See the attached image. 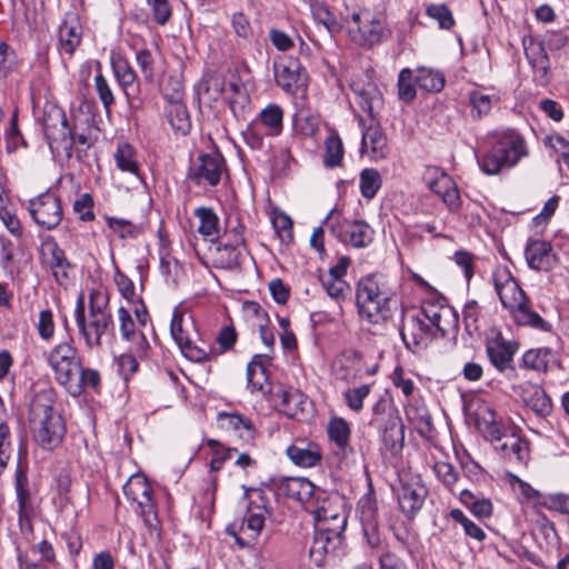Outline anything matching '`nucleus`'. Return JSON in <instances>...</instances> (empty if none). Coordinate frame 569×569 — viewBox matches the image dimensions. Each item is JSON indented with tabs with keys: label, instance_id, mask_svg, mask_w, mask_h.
<instances>
[{
	"label": "nucleus",
	"instance_id": "nucleus-36",
	"mask_svg": "<svg viewBox=\"0 0 569 569\" xmlns=\"http://www.w3.org/2000/svg\"><path fill=\"white\" fill-rule=\"evenodd\" d=\"M264 130L266 136L277 137L283 130V109L276 103H269L253 119Z\"/></svg>",
	"mask_w": 569,
	"mask_h": 569
},
{
	"label": "nucleus",
	"instance_id": "nucleus-50",
	"mask_svg": "<svg viewBox=\"0 0 569 569\" xmlns=\"http://www.w3.org/2000/svg\"><path fill=\"white\" fill-rule=\"evenodd\" d=\"M117 167L124 172L138 174L139 166L136 160V152L129 143H119L114 153Z\"/></svg>",
	"mask_w": 569,
	"mask_h": 569
},
{
	"label": "nucleus",
	"instance_id": "nucleus-51",
	"mask_svg": "<svg viewBox=\"0 0 569 569\" xmlns=\"http://www.w3.org/2000/svg\"><path fill=\"white\" fill-rule=\"evenodd\" d=\"M381 176L376 169H363L360 173V191L363 198L372 199L381 188Z\"/></svg>",
	"mask_w": 569,
	"mask_h": 569
},
{
	"label": "nucleus",
	"instance_id": "nucleus-38",
	"mask_svg": "<svg viewBox=\"0 0 569 569\" xmlns=\"http://www.w3.org/2000/svg\"><path fill=\"white\" fill-rule=\"evenodd\" d=\"M288 458L297 466L311 468L318 465L322 458L321 451L316 443L305 446L291 445L287 448Z\"/></svg>",
	"mask_w": 569,
	"mask_h": 569
},
{
	"label": "nucleus",
	"instance_id": "nucleus-29",
	"mask_svg": "<svg viewBox=\"0 0 569 569\" xmlns=\"http://www.w3.org/2000/svg\"><path fill=\"white\" fill-rule=\"evenodd\" d=\"M360 520L362 523L363 535L367 543L372 549H378L382 546V537L376 523V506L370 498L361 499L359 502Z\"/></svg>",
	"mask_w": 569,
	"mask_h": 569
},
{
	"label": "nucleus",
	"instance_id": "nucleus-31",
	"mask_svg": "<svg viewBox=\"0 0 569 569\" xmlns=\"http://www.w3.org/2000/svg\"><path fill=\"white\" fill-rule=\"evenodd\" d=\"M495 449L509 461L525 462L529 455V445L515 431L505 435L501 442L495 445Z\"/></svg>",
	"mask_w": 569,
	"mask_h": 569
},
{
	"label": "nucleus",
	"instance_id": "nucleus-30",
	"mask_svg": "<svg viewBox=\"0 0 569 569\" xmlns=\"http://www.w3.org/2000/svg\"><path fill=\"white\" fill-rule=\"evenodd\" d=\"M82 28L74 14L68 16L59 27V50L72 56L81 42Z\"/></svg>",
	"mask_w": 569,
	"mask_h": 569
},
{
	"label": "nucleus",
	"instance_id": "nucleus-19",
	"mask_svg": "<svg viewBox=\"0 0 569 569\" xmlns=\"http://www.w3.org/2000/svg\"><path fill=\"white\" fill-rule=\"evenodd\" d=\"M277 490L279 495L303 503L307 511L308 506H311L316 500L326 497L325 490L316 487L306 478H282L277 483Z\"/></svg>",
	"mask_w": 569,
	"mask_h": 569
},
{
	"label": "nucleus",
	"instance_id": "nucleus-37",
	"mask_svg": "<svg viewBox=\"0 0 569 569\" xmlns=\"http://www.w3.org/2000/svg\"><path fill=\"white\" fill-rule=\"evenodd\" d=\"M270 358L266 355H256L247 366V383L251 392L263 391L268 381L267 365Z\"/></svg>",
	"mask_w": 569,
	"mask_h": 569
},
{
	"label": "nucleus",
	"instance_id": "nucleus-64",
	"mask_svg": "<svg viewBox=\"0 0 569 569\" xmlns=\"http://www.w3.org/2000/svg\"><path fill=\"white\" fill-rule=\"evenodd\" d=\"M73 211L79 216L82 221H92L93 213V199L90 193H82L73 202Z\"/></svg>",
	"mask_w": 569,
	"mask_h": 569
},
{
	"label": "nucleus",
	"instance_id": "nucleus-14",
	"mask_svg": "<svg viewBox=\"0 0 569 569\" xmlns=\"http://www.w3.org/2000/svg\"><path fill=\"white\" fill-rule=\"evenodd\" d=\"M400 336L406 348L412 352L425 350L435 339L441 338L421 311L403 321Z\"/></svg>",
	"mask_w": 569,
	"mask_h": 569
},
{
	"label": "nucleus",
	"instance_id": "nucleus-25",
	"mask_svg": "<svg viewBox=\"0 0 569 569\" xmlns=\"http://www.w3.org/2000/svg\"><path fill=\"white\" fill-rule=\"evenodd\" d=\"M181 83L177 81L173 93L171 96L166 94L169 99L167 117L171 128L178 133L186 136L191 129V121L186 106L181 102Z\"/></svg>",
	"mask_w": 569,
	"mask_h": 569
},
{
	"label": "nucleus",
	"instance_id": "nucleus-56",
	"mask_svg": "<svg viewBox=\"0 0 569 569\" xmlns=\"http://www.w3.org/2000/svg\"><path fill=\"white\" fill-rule=\"evenodd\" d=\"M416 77L409 68H405L398 76V97L403 102H409L416 97Z\"/></svg>",
	"mask_w": 569,
	"mask_h": 569
},
{
	"label": "nucleus",
	"instance_id": "nucleus-35",
	"mask_svg": "<svg viewBox=\"0 0 569 569\" xmlns=\"http://www.w3.org/2000/svg\"><path fill=\"white\" fill-rule=\"evenodd\" d=\"M342 535L333 537L325 526L316 528L312 545L310 546V556L317 563L322 561V557L333 552L341 545Z\"/></svg>",
	"mask_w": 569,
	"mask_h": 569
},
{
	"label": "nucleus",
	"instance_id": "nucleus-20",
	"mask_svg": "<svg viewBox=\"0 0 569 569\" xmlns=\"http://www.w3.org/2000/svg\"><path fill=\"white\" fill-rule=\"evenodd\" d=\"M247 251L241 230H232V239L221 242L213 252V264L216 268L232 270L240 267L246 258Z\"/></svg>",
	"mask_w": 569,
	"mask_h": 569
},
{
	"label": "nucleus",
	"instance_id": "nucleus-47",
	"mask_svg": "<svg viewBox=\"0 0 569 569\" xmlns=\"http://www.w3.org/2000/svg\"><path fill=\"white\" fill-rule=\"evenodd\" d=\"M293 129L306 137L313 136L319 129V119L309 109H299L293 116Z\"/></svg>",
	"mask_w": 569,
	"mask_h": 569
},
{
	"label": "nucleus",
	"instance_id": "nucleus-13",
	"mask_svg": "<svg viewBox=\"0 0 569 569\" xmlns=\"http://www.w3.org/2000/svg\"><path fill=\"white\" fill-rule=\"evenodd\" d=\"M28 211L33 221L46 230L56 229L63 217V210L59 197L46 191L28 202Z\"/></svg>",
	"mask_w": 569,
	"mask_h": 569
},
{
	"label": "nucleus",
	"instance_id": "nucleus-16",
	"mask_svg": "<svg viewBox=\"0 0 569 569\" xmlns=\"http://www.w3.org/2000/svg\"><path fill=\"white\" fill-rule=\"evenodd\" d=\"M226 170V161L221 153L217 151L200 153L196 162L189 168L188 178L197 186L214 187L219 184Z\"/></svg>",
	"mask_w": 569,
	"mask_h": 569
},
{
	"label": "nucleus",
	"instance_id": "nucleus-21",
	"mask_svg": "<svg viewBox=\"0 0 569 569\" xmlns=\"http://www.w3.org/2000/svg\"><path fill=\"white\" fill-rule=\"evenodd\" d=\"M428 188L438 194L450 211L461 207V199L456 182L446 172L438 168L428 169L426 176Z\"/></svg>",
	"mask_w": 569,
	"mask_h": 569
},
{
	"label": "nucleus",
	"instance_id": "nucleus-62",
	"mask_svg": "<svg viewBox=\"0 0 569 569\" xmlns=\"http://www.w3.org/2000/svg\"><path fill=\"white\" fill-rule=\"evenodd\" d=\"M433 472L436 473L437 478L450 490L458 481V471L449 462H436L433 466Z\"/></svg>",
	"mask_w": 569,
	"mask_h": 569
},
{
	"label": "nucleus",
	"instance_id": "nucleus-58",
	"mask_svg": "<svg viewBox=\"0 0 569 569\" xmlns=\"http://www.w3.org/2000/svg\"><path fill=\"white\" fill-rule=\"evenodd\" d=\"M370 393V386L362 385L357 388H351L345 391L343 398L347 406L356 412H359L363 407V400Z\"/></svg>",
	"mask_w": 569,
	"mask_h": 569
},
{
	"label": "nucleus",
	"instance_id": "nucleus-54",
	"mask_svg": "<svg viewBox=\"0 0 569 569\" xmlns=\"http://www.w3.org/2000/svg\"><path fill=\"white\" fill-rule=\"evenodd\" d=\"M426 14L437 21L439 28L450 30L455 26L452 11L445 3H431L426 8Z\"/></svg>",
	"mask_w": 569,
	"mask_h": 569
},
{
	"label": "nucleus",
	"instance_id": "nucleus-18",
	"mask_svg": "<svg viewBox=\"0 0 569 569\" xmlns=\"http://www.w3.org/2000/svg\"><path fill=\"white\" fill-rule=\"evenodd\" d=\"M421 313L432 325L433 330L437 331L441 338L458 331V313L450 306L440 301L425 302L421 308Z\"/></svg>",
	"mask_w": 569,
	"mask_h": 569
},
{
	"label": "nucleus",
	"instance_id": "nucleus-1",
	"mask_svg": "<svg viewBox=\"0 0 569 569\" xmlns=\"http://www.w3.org/2000/svg\"><path fill=\"white\" fill-rule=\"evenodd\" d=\"M109 300L100 291L89 295V313L84 312V299L80 296L74 310L76 322L88 349H101L103 343L114 340V323L109 309Z\"/></svg>",
	"mask_w": 569,
	"mask_h": 569
},
{
	"label": "nucleus",
	"instance_id": "nucleus-63",
	"mask_svg": "<svg viewBox=\"0 0 569 569\" xmlns=\"http://www.w3.org/2000/svg\"><path fill=\"white\" fill-rule=\"evenodd\" d=\"M242 138L248 147L252 150H260L263 147V137L266 136L264 130H262L257 122L253 120L247 126V128L242 131Z\"/></svg>",
	"mask_w": 569,
	"mask_h": 569
},
{
	"label": "nucleus",
	"instance_id": "nucleus-8",
	"mask_svg": "<svg viewBox=\"0 0 569 569\" xmlns=\"http://www.w3.org/2000/svg\"><path fill=\"white\" fill-rule=\"evenodd\" d=\"M308 512L315 518L316 528L325 526L336 537L342 535L347 526V512L343 501L337 495H329L308 506Z\"/></svg>",
	"mask_w": 569,
	"mask_h": 569
},
{
	"label": "nucleus",
	"instance_id": "nucleus-24",
	"mask_svg": "<svg viewBox=\"0 0 569 569\" xmlns=\"http://www.w3.org/2000/svg\"><path fill=\"white\" fill-rule=\"evenodd\" d=\"M123 493L128 499L137 502L144 518L153 512L152 489L144 477L132 476L124 483Z\"/></svg>",
	"mask_w": 569,
	"mask_h": 569
},
{
	"label": "nucleus",
	"instance_id": "nucleus-40",
	"mask_svg": "<svg viewBox=\"0 0 569 569\" xmlns=\"http://www.w3.org/2000/svg\"><path fill=\"white\" fill-rule=\"evenodd\" d=\"M219 421L223 428L234 431L236 435L246 442L253 440L254 429L252 423L249 419L242 417L241 415L220 413Z\"/></svg>",
	"mask_w": 569,
	"mask_h": 569
},
{
	"label": "nucleus",
	"instance_id": "nucleus-53",
	"mask_svg": "<svg viewBox=\"0 0 569 569\" xmlns=\"http://www.w3.org/2000/svg\"><path fill=\"white\" fill-rule=\"evenodd\" d=\"M526 54L535 73L546 77L549 72L550 63L545 47L541 43L533 46L527 50Z\"/></svg>",
	"mask_w": 569,
	"mask_h": 569
},
{
	"label": "nucleus",
	"instance_id": "nucleus-28",
	"mask_svg": "<svg viewBox=\"0 0 569 569\" xmlns=\"http://www.w3.org/2000/svg\"><path fill=\"white\" fill-rule=\"evenodd\" d=\"M361 153H368L371 159L380 160L388 153L387 137L378 124H369L362 130Z\"/></svg>",
	"mask_w": 569,
	"mask_h": 569
},
{
	"label": "nucleus",
	"instance_id": "nucleus-44",
	"mask_svg": "<svg viewBox=\"0 0 569 569\" xmlns=\"http://www.w3.org/2000/svg\"><path fill=\"white\" fill-rule=\"evenodd\" d=\"M308 398L297 389L283 390L281 393V406L283 412L290 418H297L306 411Z\"/></svg>",
	"mask_w": 569,
	"mask_h": 569
},
{
	"label": "nucleus",
	"instance_id": "nucleus-15",
	"mask_svg": "<svg viewBox=\"0 0 569 569\" xmlns=\"http://www.w3.org/2000/svg\"><path fill=\"white\" fill-rule=\"evenodd\" d=\"M277 84L287 93L305 92L308 87V73L301 62L293 57H282L274 62Z\"/></svg>",
	"mask_w": 569,
	"mask_h": 569
},
{
	"label": "nucleus",
	"instance_id": "nucleus-2",
	"mask_svg": "<svg viewBox=\"0 0 569 569\" xmlns=\"http://www.w3.org/2000/svg\"><path fill=\"white\" fill-rule=\"evenodd\" d=\"M53 402L52 391L42 390L33 396L29 410L34 440L47 450L59 446L66 433L61 416L52 409Z\"/></svg>",
	"mask_w": 569,
	"mask_h": 569
},
{
	"label": "nucleus",
	"instance_id": "nucleus-26",
	"mask_svg": "<svg viewBox=\"0 0 569 569\" xmlns=\"http://www.w3.org/2000/svg\"><path fill=\"white\" fill-rule=\"evenodd\" d=\"M16 495L18 502V521L22 532H31L32 525L30 517L33 512L31 496L28 489L26 471L18 469L16 472Z\"/></svg>",
	"mask_w": 569,
	"mask_h": 569
},
{
	"label": "nucleus",
	"instance_id": "nucleus-34",
	"mask_svg": "<svg viewBox=\"0 0 569 569\" xmlns=\"http://www.w3.org/2000/svg\"><path fill=\"white\" fill-rule=\"evenodd\" d=\"M114 76L124 94L130 98L139 92L138 77L129 61L121 56L112 59Z\"/></svg>",
	"mask_w": 569,
	"mask_h": 569
},
{
	"label": "nucleus",
	"instance_id": "nucleus-61",
	"mask_svg": "<svg viewBox=\"0 0 569 569\" xmlns=\"http://www.w3.org/2000/svg\"><path fill=\"white\" fill-rule=\"evenodd\" d=\"M208 445L212 449L213 458L210 461V469L218 471L222 468L226 460L231 459L232 453L237 452L236 448H224L217 440H209Z\"/></svg>",
	"mask_w": 569,
	"mask_h": 569
},
{
	"label": "nucleus",
	"instance_id": "nucleus-46",
	"mask_svg": "<svg viewBox=\"0 0 569 569\" xmlns=\"http://www.w3.org/2000/svg\"><path fill=\"white\" fill-rule=\"evenodd\" d=\"M345 149L341 138L337 132H331L325 140L323 164L327 168L340 167L343 160Z\"/></svg>",
	"mask_w": 569,
	"mask_h": 569
},
{
	"label": "nucleus",
	"instance_id": "nucleus-52",
	"mask_svg": "<svg viewBox=\"0 0 569 569\" xmlns=\"http://www.w3.org/2000/svg\"><path fill=\"white\" fill-rule=\"evenodd\" d=\"M462 317L466 331L470 336L478 335L481 328V308L476 300L466 302Z\"/></svg>",
	"mask_w": 569,
	"mask_h": 569
},
{
	"label": "nucleus",
	"instance_id": "nucleus-59",
	"mask_svg": "<svg viewBox=\"0 0 569 569\" xmlns=\"http://www.w3.org/2000/svg\"><path fill=\"white\" fill-rule=\"evenodd\" d=\"M540 505L549 510L569 515V495L560 492L545 495Z\"/></svg>",
	"mask_w": 569,
	"mask_h": 569
},
{
	"label": "nucleus",
	"instance_id": "nucleus-7",
	"mask_svg": "<svg viewBox=\"0 0 569 569\" xmlns=\"http://www.w3.org/2000/svg\"><path fill=\"white\" fill-rule=\"evenodd\" d=\"M48 363L54 373L56 380L72 396L79 395V385L76 376L82 366L81 357L72 340L58 343L48 355Z\"/></svg>",
	"mask_w": 569,
	"mask_h": 569
},
{
	"label": "nucleus",
	"instance_id": "nucleus-45",
	"mask_svg": "<svg viewBox=\"0 0 569 569\" xmlns=\"http://www.w3.org/2000/svg\"><path fill=\"white\" fill-rule=\"evenodd\" d=\"M416 72V82L420 89L427 92H439L445 87L446 80L442 72L427 67H419Z\"/></svg>",
	"mask_w": 569,
	"mask_h": 569
},
{
	"label": "nucleus",
	"instance_id": "nucleus-49",
	"mask_svg": "<svg viewBox=\"0 0 569 569\" xmlns=\"http://www.w3.org/2000/svg\"><path fill=\"white\" fill-rule=\"evenodd\" d=\"M328 435L337 447L346 451L349 447L350 428L348 422L342 418H332L328 423Z\"/></svg>",
	"mask_w": 569,
	"mask_h": 569
},
{
	"label": "nucleus",
	"instance_id": "nucleus-12",
	"mask_svg": "<svg viewBox=\"0 0 569 569\" xmlns=\"http://www.w3.org/2000/svg\"><path fill=\"white\" fill-rule=\"evenodd\" d=\"M43 131L52 153L71 154L74 137L61 109H52L43 119Z\"/></svg>",
	"mask_w": 569,
	"mask_h": 569
},
{
	"label": "nucleus",
	"instance_id": "nucleus-3",
	"mask_svg": "<svg viewBox=\"0 0 569 569\" xmlns=\"http://www.w3.org/2000/svg\"><path fill=\"white\" fill-rule=\"evenodd\" d=\"M393 291L379 274L362 277L357 283L356 306L359 316L371 323H378L390 316L389 303Z\"/></svg>",
	"mask_w": 569,
	"mask_h": 569
},
{
	"label": "nucleus",
	"instance_id": "nucleus-11",
	"mask_svg": "<svg viewBox=\"0 0 569 569\" xmlns=\"http://www.w3.org/2000/svg\"><path fill=\"white\" fill-rule=\"evenodd\" d=\"M353 27H349L353 40L362 47H372L383 41L389 34L385 18L369 11L355 12L350 16Z\"/></svg>",
	"mask_w": 569,
	"mask_h": 569
},
{
	"label": "nucleus",
	"instance_id": "nucleus-43",
	"mask_svg": "<svg viewBox=\"0 0 569 569\" xmlns=\"http://www.w3.org/2000/svg\"><path fill=\"white\" fill-rule=\"evenodd\" d=\"M527 406L541 418L548 417L552 412V401L548 393L538 386L532 387L525 398Z\"/></svg>",
	"mask_w": 569,
	"mask_h": 569
},
{
	"label": "nucleus",
	"instance_id": "nucleus-17",
	"mask_svg": "<svg viewBox=\"0 0 569 569\" xmlns=\"http://www.w3.org/2000/svg\"><path fill=\"white\" fill-rule=\"evenodd\" d=\"M383 402H378L373 407V418L370 421L371 426L377 427L381 432L383 443L391 451H397L402 448L405 440L403 425L400 417L396 412H389L385 420L380 417V408Z\"/></svg>",
	"mask_w": 569,
	"mask_h": 569
},
{
	"label": "nucleus",
	"instance_id": "nucleus-5",
	"mask_svg": "<svg viewBox=\"0 0 569 569\" xmlns=\"http://www.w3.org/2000/svg\"><path fill=\"white\" fill-rule=\"evenodd\" d=\"M199 91L213 101L226 96L232 113L236 117L241 116L242 107L238 108L236 97L240 96L242 100H247V98L242 93L243 86L236 70L206 72L199 83Z\"/></svg>",
	"mask_w": 569,
	"mask_h": 569
},
{
	"label": "nucleus",
	"instance_id": "nucleus-39",
	"mask_svg": "<svg viewBox=\"0 0 569 569\" xmlns=\"http://www.w3.org/2000/svg\"><path fill=\"white\" fill-rule=\"evenodd\" d=\"M41 252L54 278H58V269L70 268L64 251L52 237L42 241Z\"/></svg>",
	"mask_w": 569,
	"mask_h": 569
},
{
	"label": "nucleus",
	"instance_id": "nucleus-48",
	"mask_svg": "<svg viewBox=\"0 0 569 569\" xmlns=\"http://www.w3.org/2000/svg\"><path fill=\"white\" fill-rule=\"evenodd\" d=\"M552 359L553 355L549 348L531 349L522 357L523 365L537 371H547Z\"/></svg>",
	"mask_w": 569,
	"mask_h": 569
},
{
	"label": "nucleus",
	"instance_id": "nucleus-60",
	"mask_svg": "<svg viewBox=\"0 0 569 569\" xmlns=\"http://www.w3.org/2000/svg\"><path fill=\"white\" fill-rule=\"evenodd\" d=\"M321 282L328 296L337 301L343 300L350 291V286L343 279L322 278Z\"/></svg>",
	"mask_w": 569,
	"mask_h": 569
},
{
	"label": "nucleus",
	"instance_id": "nucleus-9",
	"mask_svg": "<svg viewBox=\"0 0 569 569\" xmlns=\"http://www.w3.org/2000/svg\"><path fill=\"white\" fill-rule=\"evenodd\" d=\"M323 223L329 224L331 233L345 244L363 248L372 241L373 230L367 222L345 219L336 210L329 212Z\"/></svg>",
	"mask_w": 569,
	"mask_h": 569
},
{
	"label": "nucleus",
	"instance_id": "nucleus-57",
	"mask_svg": "<svg viewBox=\"0 0 569 569\" xmlns=\"http://www.w3.org/2000/svg\"><path fill=\"white\" fill-rule=\"evenodd\" d=\"M468 99L472 107L471 116L473 118H482L490 112L492 107V99L490 96L473 90L469 92Z\"/></svg>",
	"mask_w": 569,
	"mask_h": 569
},
{
	"label": "nucleus",
	"instance_id": "nucleus-22",
	"mask_svg": "<svg viewBox=\"0 0 569 569\" xmlns=\"http://www.w3.org/2000/svg\"><path fill=\"white\" fill-rule=\"evenodd\" d=\"M266 518L267 517H263L262 513H256L247 510L241 525L238 526L237 523H230L226 528V532L236 539V543L241 549L248 548L252 546L260 536L264 527Z\"/></svg>",
	"mask_w": 569,
	"mask_h": 569
},
{
	"label": "nucleus",
	"instance_id": "nucleus-6",
	"mask_svg": "<svg viewBox=\"0 0 569 569\" xmlns=\"http://www.w3.org/2000/svg\"><path fill=\"white\" fill-rule=\"evenodd\" d=\"M170 331L173 340L178 345L182 355L194 362H201L208 359L209 350L206 343L199 345L198 330L191 313L177 307L172 312Z\"/></svg>",
	"mask_w": 569,
	"mask_h": 569
},
{
	"label": "nucleus",
	"instance_id": "nucleus-4",
	"mask_svg": "<svg viewBox=\"0 0 569 569\" xmlns=\"http://www.w3.org/2000/svg\"><path fill=\"white\" fill-rule=\"evenodd\" d=\"M528 153L523 137L516 130H506L498 133L490 149L478 157V163L485 173L498 174L515 167Z\"/></svg>",
	"mask_w": 569,
	"mask_h": 569
},
{
	"label": "nucleus",
	"instance_id": "nucleus-42",
	"mask_svg": "<svg viewBox=\"0 0 569 569\" xmlns=\"http://www.w3.org/2000/svg\"><path fill=\"white\" fill-rule=\"evenodd\" d=\"M194 216L199 219L198 232L211 241L219 237V217L213 209L199 207L194 210Z\"/></svg>",
	"mask_w": 569,
	"mask_h": 569
},
{
	"label": "nucleus",
	"instance_id": "nucleus-41",
	"mask_svg": "<svg viewBox=\"0 0 569 569\" xmlns=\"http://www.w3.org/2000/svg\"><path fill=\"white\" fill-rule=\"evenodd\" d=\"M460 502L468 508L477 518H489L492 515L493 506L490 499L482 495L463 489L459 493Z\"/></svg>",
	"mask_w": 569,
	"mask_h": 569
},
{
	"label": "nucleus",
	"instance_id": "nucleus-27",
	"mask_svg": "<svg viewBox=\"0 0 569 569\" xmlns=\"http://www.w3.org/2000/svg\"><path fill=\"white\" fill-rule=\"evenodd\" d=\"M516 350L517 345L505 340L500 333L489 339L486 345V351L491 365L500 372L510 367Z\"/></svg>",
	"mask_w": 569,
	"mask_h": 569
},
{
	"label": "nucleus",
	"instance_id": "nucleus-23",
	"mask_svg": "<svg viewBox=\"0 0 569 569\" xmlns=\"http://www.w3.org/2000/svg\"><path fill=\"white\" fill-rule=\"evenodd\" d=\"M428 496V490L418 478L402 482L398 489V503L401 511L412 518L421 509Z\"/></svg>",
	"mask_w": 569,
	"mask_h": 569
},
{
	"label": "nucleus",
	"instance_id": "nucleus-33",
	"mask_svg": "<svg viewBox=\"0 0 569 569\" xmlns=\"http://www.w3.org/2000/svg\"><path fill=\"white\" fill-rule=\"evenodd\" d=\"M352 89L357 96V102L362 111L367 112L369 117L373 119L376 113H378L383 106L382 94L377 86L368 82L361 87L355 84L352 86Z\"/></svg>",
	"mask_w": 569,
	"mask_h": 569
},
{
	"label": "nucleus",
	"instance_id": "nucleus-32",
	"mask_svg": "<svg viewBox=\"0 0 569 569\" xmlns=\"http://www.w3.org/2000/svg\"><path fill=\"white\" fill-rule=\"evenodd\" d=\"M552 247L545 240H531L525 251L528 266L535 270H548L552 266Z\"/></svg>",
	"mask_w": 569,
	"mask_h": 569
},
{
	"label": "nucleus",
	"instance_id": "nucleus-10",
	"mask_svg": "<svg viewBox=\"0 0 569 569\" xmlns=\"http://www.w3.org/2000/svg\"><path fill=\"white\" fill-rule=\"evenodd\" d=\"M497 293L502 306L510 310L518 325L528 326L543 332L551 331V323L542 319L536 311L531 310L527 297L519 286L518 291L501 289Z\"/></svg>",
	"mask_w": 569,
	"mask_h": 569
},
{
	"label": "nucleus",
	"instance_id": "nucleus-55",
	"mask_svg": "<svg viewBox=\"0 0 569 569\" xmlns=\"http://www.w3.org/2000/svg\"><path fill=\"white\" fill-rule=\"evenodd\" d=\"M246 495L249 500L247 510L256 513H262L263 517L271 515L272 509L270 507V500L263 490L249 489Z\"/></svg>",
	"mask_w": 569,
	"mask_h": 569
}]
</instances>
